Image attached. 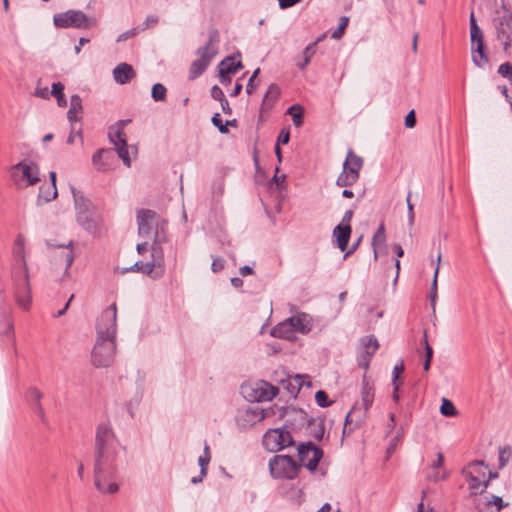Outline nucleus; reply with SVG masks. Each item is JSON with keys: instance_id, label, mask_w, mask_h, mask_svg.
I'll use <instances>...</instances> for the list:
<instances>
[{"instance_id": "59", "label": "nucleus", "mask_w": 512, "mask_h": 512, "mask_svg": "<svg viewBox=\"0 0 512 512\" xmlns=\"http://www.w3.org/2000/svg\"><path fill=\"white\" fill-rule=\"evenodd\" d=\"M289 139H290V133L288 130H285V129H282L278 135V138H277V143L278 145L280 144H287L289 142Z\"/></svg>"}, {"instance_id": "45", "label": "nucleus", "mask_w": 512, "mask_h": 512, "mask_svg": "<svg viewBox=\"0 0 512 512\" xmlns=\"http://www.w3.org/2000/svg\"><path fill=\"white\" fill-rule=\"evenodd\" d=\"M348 23H349V18L346 16H342L340 18V23L338 25V28L335 31H333V33H332V38L340 39L343 36L344 31H345L346 27L348 26Z\"/></svg>"}, {"instance_id": "50", "label": "nucleus", "mask_w": 512, "mask_h": 512, "mask_svg": "<svg viewBox=\"0 0 512 512\" xmlns=\"http://www.w3.org/2000/svg\"><path fill=\"white\" fill-rule=\"evenodd\" d=\"M28 396L30 397L31 400H33L35 402V404L37 402H41V399L43 397V394L42 392L36 388V387H31L29 390H28Z\"/></svg>"}, {"instance_id": "29", "label": "nucleus", "mask_w": 512, "mask_h": 512, "mask_svg": "<svg viewBox=\"0 0 512 512\" xmlns=\"http://www.w3.org/2000/svg\"><path fill=\"white\" fill-rule=\"evenodd\" d=\"M470 22V38H471V47L476 45H484V35L481 28L478 26L474 13L470 14L469 18Z\"/></svg>"}, {"instance_id": "8", "label": "nucleus", "mask_w": 512, "mask_h": 512, "mask_svg": "<svg viewBox=\"0 0 512 512\" xmlns=\"http://www.w3.org/2000/svg\"><path fill=\"white\" fill-rule=\"evenodd\" d=\"M15 299L19 307L28 310L31 305V287L28 272H12Z\"/></svg>"}, {"instance_id": "60", "label": "nucleus", "mask_w": 512, "mask_h": 512, "mask_svg": "<svg viewBox=\"0 0 512 512\" xmlns=\"http://www.w3.org/2000/svg\"><path fill=\"white\" fill-rule=\"evenodd\" d=\"M424 345H425V357H426V359L432 360L433 349H432V347L428 343L426 332L424 333Z\"/></svg>"}, {"instance_id": "52", "label": "nucleus", "mask_w": 512, "mask_h": 512, "mask_svg": "<svg viewBox=\"0 0 512 512\" xmlns=\"http://www.w3.org/2000/svg\"><path fill=\"white\" fill-rule=\"evenodd\" d=\"M159 22V18L155 15H149L146 17L142 27H141V30H146L152 26H155L157 23Z\"/></svg>"}, {"instance_id": "11", "label": "nucleus", "mask_w": 512, "mask_h": 512, "mask_svg": "<svg viewBox=\"0 0 512 512\" xmlns=\"http://www.w3.org/2000/svg\"><path fill=\"white\" fill-rule=\"evenodd\" d=\"M263 445L270 452H278L294 445V439L285 428L270 429L264 434Z\"/></svg>"}, {"instance_id": "64", "label": "nucleus", "mask_w": 512, "mask_h": 512, "mask_svg": "<svg viewBox=\"0 0 512 512\" xmlns=\"http://www.w3.org/2000/svg\"><path fill=\"white\" fill-rule=\"evenodd\" d=\"M231 75L228 73H224L223 71H219V79L221 84L228 85L231 83Z\"/></svg>"}, {"instance_id": "47", "label": "nucleus", "mask_w": 512, "mask_h": 512, "mask_svg": "<svg viewBox=\"0 0 512 512\" xmlns=\"http://www.w3.org/2000/svg\"><path fill=\"white\" fill-rule=\"evenodd\" d=\"M498 73L512 83V64L505 62L498 68Z\"/></svg>"}, {"instance_id": "40", "label": "nucleus", "mask_w": 512, "mask_h": 512, "mask_svg": "<svg viewBox=\"0 0 512 512\" xmlns=\"http://www.w3.org/2000/svg\"><path fill=\"white\" fill-rule=\"evenodd\" d=\"M440 261H441V253L439 252L438 256H437V267L434 272V277H433V281H432L431 289H430V301H431V305H432L433 309H435V302H436V298H437V278H438V273H439Z\"/></svg>"}, {"instance_id": "15", "label": "nucleus", "mask_w": 512, "mask_h": 512, "mask_svg": "<svg viewBox=\"0 0 512 512\" xmlns=\"http://www.w3.org/2000/svg\"><path fill=\"white\" fill-rule=\"evenodd\" d=\"M22 173V178L27 180L29 186L36 185L39 181L38 166L32 161L23 160L11 167V177L17 182V173Z\"/></svg>"}, {"instance_id": "16", "label": "nucleus", "mask_w": 512, "mask_h": 512, "mask_svg": "<svg viewBox=\"0 0 512 512\" xmlns=\"http://www.w3.org/2000/svg\"><path fill=\"white\" fill-rule=\"evenodd\" d=\"M368 410L369 409H365L363 406H358V404H355L346 415L343 435H349L355 429L360 427L367 417Z\"/></svg>"}, {"instance_id": "33", "label": "nucleus", "mask_w": 512, "mask_h": 512, "mask_svg": "<svg viewBox=\"0 0 512 512\" xmlns=\"http://www.w3.org/2000/svg\"><path fill=\"white\" fill-rule=\"evenodd\" d=\"M242 67L243 66L241 61H236L235 57L233 56L226 57L218 65L219 71H223L224 73L228 74H235Z\"/></svg>"}, {"instance_id": "14", "label": "nucleus", "mask_w": 512, "mask_h": 512, "mask_svg": "<svg viewBox=\"0 0 512 512\" xmlns=\"http://www.w3.org/2000/svg\"><path fill=\"white\" fill-rule=\"evenodd\" d=\"M379 348V343L374 335L364 336L360 339L358 352V365L365 371L369 369L370 361Z\"/></svg>"}, {"instance_id": "42", "label": "nucleus", "mask_w": 512, "mask_h": 512, "mask_svg": "<svg viewBox=\"0 0 512 512\" xmlns=\"http://www.w3.org/2000/svg\"><path fill=\"white\" fill-rule=\"evenodd\" d=\"M166 87L161 83H156L152 87L151 96L154 101H165L166 100Z\"/></svg>"}, {"instance_id": "1", "label": "nucleus", "mask_w": 512, "mask_h": 512, "mask_svg": "<svg viewBox=\"0 0 512 512\" xmlns=\"http://www.w3.org/2000/svg\"><path fill=\"white\" fill-rule=\"evenodd\" d=\"M119 442L108 423L96 428L94 478L95 487L104 494H114L119 486L113 481L117 471Z\"/></svg>"}, {"instance_id": "34", "label": "nucleus", "mask_w": 512, "mask_h": 512, "mask_svg": "<svg viewBox=\"0 0 512 512\" xmlns=\"http://www.w3.org/2000/svg\"><path fill=\"white\" fill-rule=\"evenodd\" d=\"M50 175V180H51V192L49 193V195H44V186L40 187L39 189V195H38V202H40L41 200H43L44 202H50L52 200H54L57 195H58V191H57V187H56V173L54 171H51L49 173Z\"/></svg>"}, {"instance_id": "5", "label": "nucleus", "mask_w": 512, "mask_h": 512, "mask_svg": "<svg viewBox=\"0 0 512 512\" xmlns=\"http://www.w3.org/2000/svg\"><path fill=\"white\" fill-rule=\"evenodd\" d=\"M116 340L97 338L91 353V361L95 367H108L115 358Z\"/></svg>"}, {"instance_id": "9", "label": "nucleus", "mask_w": 512, "mask_h": 512, "mask_svg": "<svg viewBox=\"0 0 512 512\" xmlns=\"http://www.w3.org/2000/svg\"><path fill=\"white\" fill-rule=\"evenodd\" d=\"M269 469L275 478L293 479L297 475L298 465L291 456L276 455L269 461Z\"/></svg>"}, {"instance_id": "35", "label": "nucleus", "mask_w": 512, "mask_h": 512, "mask_svg": "<svg viewBox=\"0 0 512 512\" xmlns=\"http://www.w3.org/2000/svg\"><path fill=\"white\" fill-rule=\"evenodd\" d=\"M293 329L291 328L290 324L288 323L287 319L278 325H276L272 330V335L274 337L284 338V339H290L293 336Z\"/></svg>"}, {"instance_id": "56", "label": "nucleus", "mask_w": 512, "mask_h": 512, "mask_svg": "<svg viewBox=\"0 0 512 512\" xmlns=\"http://www.w3.org/2000/svg\"><path fill=\"white\" fill-rule=\"evenodd\" d=\"M324 425L322 423H318L317 426H315L311 432V435L316 439V440H321L323 438V435H324Z\"/></svg>"}, {"instance_id": "37", "label": "nucleus", "mask_w": 512, "mask_h": 512, "mask_svg": "<svg viewBox=\"0 0 512 512\" xmlns=\"http://www.w3.org/2000/svg\"><path fill=\"white\" fill-rule=\"evenodd\" d=\"M208 66L209 65L207 64L206 60H201L200 58H198L197 60H194L191 63L190 70H189L190 79H195V78L199 77L206 70V68Z\"/></svg>"}, {"instance_id": "46", "label": "nucleus", "mask_w": 512, "mask_h": 512, "mask_svg": "<svg viewBox=\"0 0 512 512\" xmlns=\"http://www.w3.org/2000/svg\"><path fill=\"white\" fill-rule=\"evenodd\" d=\"M315 401L318 404V406L325 408L332 404V401L328 399V395L325 391L319 390L315 394Z\"/></svg>"}, {"instance_id": "4", "label": "nucleus", "mask_w": 512, "mask_h": 512, "mask_svg": "<svg viewBox=\"0 0 512 512\" xmlns=\"http://www.w3.org/2000/svg\"><path fill=\"white\" fill-rule=\"evenodd\" d=\"M138 235L143 238L155 237L156 233L164 234L166 222L149 209L137 212Z\"/></svg>"}, {"instance_id": "49", "label": "nucleus", "mask_w": 512, "mask_h": 512, "mask_svg": "<svg viewBox=\"0 0 512 512\" xmlns=\"http://www.w3.org/2000/svg\"><path fill=\"white\" fill-rule=\"evenodd\" d=\"M406 202H407V208H408V222H409V225H413L415 214H414V206L411 203V192L408 193Z\"/></svg>"}, {"instance_id": "17", "label": "nucleus", "mask_w": 512, "mask_h": 512, "mask_svg": "<svg viewBox=\"0 0 512 512\" xmlns=\"http://www.w3.org/2000/svg\"><path fill=\"white\" fill-rule=\"evenodd\" d=\"M165 241V233H156L151 245V261H153L158 266L156 276H163L165 273L164 251L162 248V243Z\"/></svg>"}, {"instance_id": "63", "label": "nucleus", "mask_w": 512, "mask_h": 512, "mask_svg": "<svg viewBox=\"0 0 512 512\" xmlns=\"http://www.w3.org/2000/svg\"><path fill=\"white\" fill-rule=\"evenodd\" d=\"M301 0H278L279 6L281 9H287L295 4L299 3Z\"/></svg>"}, {"instance_id": "41", "label": "nucleus", "mask_w": 512, "mask_h": 512, "mask_svg": "<svg viewBox=\"0 0 512 512\" xmlns=\"http://www.w3.org/2000/svg\"><path fill=\"white\" fill-rule=\"evenodd\" d=\"M210 460H211V458H209L207 456H200L198 458V464L200 466V476L199 477H193L191 479V482L193 484H197V483L201 482L203 477L206 476V474H207V467H208V464H209Z\"/></svg>"}, {"instance_id": "58", "label": "nucleus", "mask_w": 512, "mask_h": 512, "mask_svg": "<svg viewBox=\"0 0 512 512\" xmlns=\"http://www.w3.org/2000/svg\"><path fill=\"white\" fill-rule=\"evenodd\" d=\"M416 125V117L414 110H411L405 117V126L407 128H414Z\"/></svg>"}, {"instance_id": "23", "label": "nucleus", "mask_w": 512, "mask_h": 512, "mask_svg": "<svg viewBox=\"0 0 512 512\" xmlns=\"http://www.w3.org/2000/svg\"><path fill=\"white\" fill-rule=\"evenodd\" d=\"M157 270H158V266L151 260L146 263H144L142 261H137L131 267L123 269L122 273H126L129 271L140 272V273H143L153 279H159L162 276H156Z\"/></svg>"}, {"instance_id": "61", "label": "nucleus", "mask_w": 512, "mask_h": 512, "mask_svg": "<svg viewBox=\"0 0 512 512\" xmlns=\"http://www.w3.org/2000/svg\"><path fill=\"white\" fill-rule=\"evenodd\" d=\"M295 381L298 383L299 386H303V385H307V386H311V383L310 381L308 380L309 377L307 375H300V374H297L295 375Z\"/></svg>"}, {"instance_id": "21", "label": "nucleus", "mask_w": 512, "mask_h": 512, "mask_svg": "<svg viewBox=\"0 0 512 512\" xmlns=\"http://www.w3.org/2000/svg\"><path fill=\"white\" fill-rule=\"evenodd\" d=\"M114 159L112 149H99L92 157V163L98 171H107L111 168Z\"/></svg>"}, {"instance_id": "18", "label": "nucleus", "mask_w": 512, "mask_h": 512, "mask_svg": "<svg viewBox=\"0 0 512 512\" xmlns=\"http://www.w3.org/2000/svg\"><path fill=\"white\" fill-rule=\"evenodd\" d=\"M13 256L15 265L12 272H28V265L25 258V240L22 235H18L14 242Z\"/></svg>"}, {"instance_id": "55", "label": "nucleus", "mask_w": 512, "mask_h": 512, "mask_svg": "<svg viewBox=\"0 0 512 512\" xmlns=\"http://www.w3.org/2000/svg\"><path fill=\"white\" fill-rule=\"evenodd\" d=\"M403 372H404V365L402 362L400 364H397L394 366L392 384H399L397 381Z\"/></svg>"}, {"instance_id": "32", "label": "nucleus", "mask_w": 512, "mask_h": 512, "mask_svg": "<svg viewBox=\"0 0 512 512\" xmlns=\"http://www.w3.org/2000/svg\"><path fill=\"white\" fill-rule=\"evenodd\" d=\"M488 486V480H486V473H482V478L469 472V487L474 493H482Z\"/></svg>"}, {"instance_id": "24", "label": "nucleus", "mask_w": 512, "mask_h": 512, "mask_svg": "<svg viewBox=\"0 0 512 512\" xmlns=\"http://www.w3.org/2000/svg\"><path fill=\"white\" fill-rule=\"evenodd\" d=\"M351 225H337L333 230V237L336 238L337 246L341 251H345L348 247L351 236Z\"/></svg>"}, {"instance_id": "36", "label": "nucleus", "mask_w": 512, "mask_h": 512, "mask_svg": "<svg viewBox=\"0 0 512 512\" xmlns=\"http://www.w3.org/2000/svg\"><path fill=\"white\" fill-rule=\"evenodd\" d=\"M51 88V95L56 98L58 106L65 107L67 105V100L63 92L64 85L61 82H55L52 84Z\"/></svg>"}, {"instance_id": "3", "label": "nucleus", "mask_w": 512, "mask_h": 512, "mask_svg": "<svg viewBox=\"0 0 512 512\" xmlns=\"http://www.w3.org/2000/svg\"><path fill=\"white\" fill-rule=\"evenodd\" d=\"M53 22L57 28L89 29L97 25L95 17H89L81 10L57 13L53 17Z\"/></svg>"}, {"instance_id": "43", "label": "nucleus", "mask_w": 512, "mask_h": 512, "mask_svg": "<svg viewBox=\"0 0 512 512\" xmlns=\"http://www.w3.org/2000/svg\"><path fill=\"white\" fill-rule=\"evenodd\" d=\"M440 412L442 415L444 416H455L457 415V410L454 406V404L446 399V398H443L442 399V404H441V407H440Z\"/></svg>"}, {"instance_id": "12", "label": "nucleus", "mask_w": 512, "mask_h": 512, "mask_svg": "<svg viewBox=\"0 0 512 512\" xmlns=\"http://www.w3.org/2000/svg\"><path fill=\"white\" fill-rule=\"evenodd\" d=\"M129 122L127 121H119L114 126H111L109 129V140L114 144L115 150L118 154V157L121 158L126 166H130V157L127 149V141L126 135L124 132V126Z\"/></svg>"}, {"instance_id": "54", "label": "nucleus", "mask_w": 512, "mask_h": 512, "mask_svg": "<svg viewBox=\"0 0 512 512\" xmlns=\"http://www.w3.org/2000/svg\"><path fill=\"white\" fill-rule=\"evenodd\" d=\"M211 97L219 102H223L226 99L222 89L216 85L211 89Z\"/></svg>"}, {"instance_id": "31", "label": "nucleus", "mask_w": 512, "mask_h": 512, "mask_svg": "<svg viewBox=\"0 0 512 512\" xmlns=\"http://www.w3.org/2000/svg\"><path fill=\"white\" fill-rule=\"evenodd\" d=\"M444 464V455L443 453H437V459L430 465V468L433 470L432 473L428 474V479L437 482L440 480H444L447 478V474L443 472L442 474L438 471L440 467Z\"/></svg>"}, {"instance_id": "20", "label": "nucleus", "mask_w": 512, "mask_h": 512, "mask_svg": "<svg viewBox=\"0 0 512 512\" xmlns=\"http://www.w3.org/2000/svg\"><path fill=\"white\" fill-rule=\"evenodd\" d=\"M263 418L264 414L259 408H247L239 411L236 420L240 427L246 428L248 426H252L258 421H261Z\"/></svg>"}, {"instance_id": "2", "label": "nucleus", "mask_w": 512, "mask_h": 512, "mask_svg": "<svg viewBox=\"0 0 512 512\" xmlns=\"http://www.w3.org/2000/svg\"><path fill=\"white\" fill-rule=\"evenodd\" d=\"M71 192L74 199L78 225L92 236L100 237L104 229L101 214L97 211L93 203L76 188L71 187Z\"/></svg>"}, {"instance_id": "30", "label": "nucleus", "mask_w": 512, "mask_h": 512, "mask_svg": "<svg viewBox=\"0 0 512 512\" xmlns=\"http://www.w3.org/2000/svg\"><path fill=\"white\" fill-rule=\"evenodd\" d=\"M471 54L472 61L477 67L484 68L489 63L488 55L485 52V44L472 46Z\"/></svg>"}, {"instance_id": "13", "label": "nucleus", "mask_w": 512, "mask_h": 512, "mask_svg": "<svg viewBox=\"0 0 512 512\" xmlns=\"http://www.w3.org/2000/svg\"><path fill=\"white\" fill-rule=\"evenodd\" d=\"M297 450L301 465L310 471H314L323 456L322 449L311 442H307L301 443Z\"/></svg>"}, {"instance_id": "25", "label": "nucleus", "mask_w": 512, "mask_h": 512, "mask_svg": "<svg viewBox=\"0 0 512 512\" xmlns=\"http://www.w3.org/2000/svg\"><path fill=\"white\" fill-rule=\"evenodd\" d=\"M374 401V387L367 375L364 374L362 377V389H361V406L365 409H369Z\"/></svg>"}, {"instance_id": "22", "label": "nucleus", "mask_w": 512, "mask_h": 512, "mask_svg": "<svg viewBox=\"0 0 512 512\" xmlns=\"http://www.w3.org/2000/svg\"><path fill=\"white\" fill-rule=\"evenodd\" d=\"M135 76V70L128 63H120L113 69L114 80L121 85L129 83Z\"/></svg>"}, {"instance_id": "19", "label": "nucleus", "mask_w": 512, "mask_h": 512, "mask_svg": "<svg viewBox=\"0 0 512 512\" xmlns=\"http://www.w3.org/2000/svg\"><path fill=\"white\" fill-rule=\"evenodd\" d=\"M219 43V33L213 29L209 32V39L203 48H199L196 54L201 60H206L209 65L213 57L217 54V46Z\"/></svg>"}, {"instance_id": "28", "label": "nucleus", "mask_w": 512, "mask_h": 512, "mask_svg": "<svg viewBox=\"0 0 512 512\" xmlns=\"http://www.w3.org/2000/svg\"><path fill=\"white\" fill-rule=\"evenodd\" d=\"M374 258L377 259L382 249H386V232L384 224H380L372 237Z\"/></svg>"}, {"instance_id": "39", "label": "nucleus", "mask_w": 512, "mask_h": 512, "mask_svg": "<svg viewBox=\"0 0 512 512\" xmlns=\"http://www.w3.org/2000/svg\"><path fill=\"white\" fill-rule=\"evenodd\" d=\"M287 113L292 117L293 124L300 127L303 124V109L301 105L294 104L288 108Z\"/></svg>"}, {"instance_id": "44", "label": "nucleus", "mask_w": 512, "mask_h": 512, "mask_svg": "<svg viewBox=\"0 0 512 512\" xmlns=\"http://www.w3.org/2000/svg\"><path fill=\"white\" fill-rule=\"evenodd\" d=\"M324 38V35L320 36L315 42L309 44L303 51V58L307 61H311V58L316 53L317 44Z\"/></svg>"}, {"instance_id": "48", "label": "nucleus", "mask_w": 512, "mask_h": 512, "mask_svg": "<svg viewBox=\"0 0 512 512\" xmlns=\"http://www.w3.org/2000/svg\"><path fill=\"white\" fill-rule=\"evenodd\" d=\"M470 468L472 469L470 472H473L476 476L482 478V473L487 470V467L484 466L483 462H474L470 465Z\"/></svg>"}, {"instance_id": "10", "label": "nucleus", "mask_w": 512, "mask_h": 512, "mask_svg": "<svg viewBox=\"0 0 512 512\" xmlns=\"http://www.w3.org/2000/svg\"><path fill=\"white\" fill-rule=\"evenodd\" d=\"M243 395L251 402L271 401L278 393V388L265 381L242 386Z\"/></svg>"}, {"instance_id": "38", "label": "nucleus", "mask_w": 512, "mask_h": 512, "mask_svg": "<svg viewBox=\"0 0 512 512\" xmlns=\"http://www.w3.org/2000/svg\"><path fill=\"white\" fill-rule=\"evenodd\" d=\"M280 95V89L276 84H271L263 98V105L270 106L276 102Z\"/></svg>"}, {"instance_id": "57", "label": "nucleus", "mask_w": 512, "mask_h": 512, "mask_svg": "<svg viewBox=\"0 0 512 512\" xmlns=\"http://www.w3.org/2000/svg\"><path fill=\"white\" fill-rule=\"evenodd\" d=\"M34 95L36 97L42 98V99H49L51 95V91L48 90V87H37L35 89Z\"/></svg>"}, {"instance_id": "27", "label": "nucleus", "mask_w": 512, "mask_h": 512, "mask_svg": "<svg viewBox=\"0 0 512 512\" xmlns=\"http://www.w3.org/2000/svg\"><path fill=\"white\" fill-rule=\"evenodd\" d=\"M82 112L83 107L80 96L77 94L72 95L70 99V108L67 112V118L70 121L71 125H74L75 122L81 119Z\"/></svg>"}, {"instance_id": "53", "label": "nucleus", "mask_w": 512, "mask_h": 512, "mask_svg": "<svg viewBox=\"0 0 512 512\" xmlns=\"http://www.w3.org/2000/svg\"><path fill=\"white\" fill-rule=\"evenodd\" d=\"M62 258L65 261V271H67L74 261L73 251L72 250L63 251Z\"/></svg>"}, {"instance_id": "6", "label": "nucleus", "mask_w": 512, "mask_h": 512, "mask_svg": "<svg viewBox=\"0 0 512 512\" xmlns=\"http://www.w3.org/2000/svg\"><path fill=\"white\" fill-rule=\"evenodd\" d=\"M363 166V159L349 150L343 163V171L337 178L336 184L340 187L352 186L359 179V173Z\"/></svg>"}, {"instance_id": "26", "label": "nucleus", "mask_w": 512, "mask_h": 512, "mask_svg": "<svg viewBox=\"0 0 512 512\" xmlns=\"http://www.w3.org/2000/svg\"><path fill=\"white\" fill-rule=\"evenodd\" d=\"M294 332L307 333L311 330V323L308 315L302 313L287 319Z\"/></svg>"}, {"instance_id": "51", "label": "nucleus", "mask_w": 512, "mask_h": 512, "mask_svg": "<svg viewBox=\"0 0 512 512\" xmlns=\"http://www.w3.org/2000/svg\"><path fill=\"white\" fill-rule=\"evenodd\" d=\"M487 504L496 506L497 511H500L503 507L508 505L507 503H504L502 498L499 496H492L490 500H487Z\"/></svg>"}, {"instance_id": "7", "label": "nucleus", "mask_w": 512, "mask_h": 512, "mask_svg": "<svg viewBox=\"0 0 512 512\" xmlns=\"http://www.w3.org/2000/svg\"><path fill=\"white\" fill-rule=\"evenodd\" d=\"M97 338H111L116 340L117 333V306L112 303L99 316L96 324Z\"/></svg>"}, {"instance_id": "62", "label": "nucleus", "mask_w": 512, "mask_h": 512, "mask_svg": "<svg viewBox=\"0 0 512 512\" xmlns=\"http://www.w3.org/2000/svg\"><path fill=\"white\" fill-rule=\"evenodd\" d=\"M214 272H218L224 268V260L221 258H215L211 266Z\"/></svg>"}]
</instances>
